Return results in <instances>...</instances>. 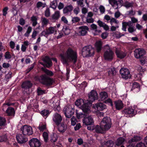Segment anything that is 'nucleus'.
<instances>
[{"label": "nucleus", "instance_id": "obj_1", "mask_svg": "<svg viewBox=\"0 0 147 147\" xmlns=\"http://www.w3.org/2000/svg\"><path fill=\"white\" fill-rule=\"evenodd\" d=\"M61 61L62 63L67 66L70 62L75 64L77 61L78 57L77 52L72 49L69 48L64 53L60 55Z\"/></svg>", "mask_w": 147, "mask_h": 147}, {"label": "nucleus", "instance_id": "obj_2", "mask_svg": "<svg viewBox=\"0 0 147 147\" xmlns=\"http://www.w3.org/2000/svg\"><path fill=\"white\" fill-rule=\"evenodd\" d=\"M75 104L82 110L84 113L88 114L91 112L89 106L91 105V103L88 100L78 99L76 101Z\"/></svg>", "mask_w": 147, "mask_h": 147}, {"label": "nucleus", "instance_id": "obj_3", "mask_svg": "<svg viewBox=\"0 0 147 147\" xmlns=\"http://www.w3.org/2000/svg\"><path fill=\"white\" fill-rule=\"evenodd\" d=\"M114 56V53L110 47L108 45L105 46L103 55L105 60L111 61L113 59Z\"/></svg>", "mask_w": 147, "mask_h": 147}, {"label": "nucleus", "instance_id": "obj_4", "mask_svg": "<svg viewBox=\"0 0 147 147\" xmlns=\"http://www.w3.org/2000/svg\"><path fill=\"white\" fill-rule=\"evenodd\" d=\"M84 113H78L76 112V116L78 119H80L81 118L84 117L83 120V123L85 125H92L93 123V120L91 116H88V117H86V114H90Z\"/></svg>", "mask_w": 147, "mask_h": 147}, {"label": "nucleus", "instance_id": "obj_5", "mask_svg": "<svg viewBox=\"0 0 147 147\" xmlns=\"http://www.w3.org/2000/svg\"><path fill=\"white\" fill-rule=\"evenodd\" d=\"M82 54L84 57H91L94 54V49L91 45L85 46L82 48Z\"/></svg>", "mask_w": 147, "mask_h": 147}, {"label": "nucleus", "instance_id": "obj_6", "mask_svg": "<svg viewBox=\"0 0 147 147\" xmlns=\"http://www.w3.org/2000/svg\"><path fill=\"white\" fill-rule=\"evenodd\" d=\"M111 125L105 123H100V126L98 125L95 127V131L97 133H102L104 131L108 130L111 127Z\"/></svg>", "mask_w": 147, "mask_h": 147}, {"label": "nucleus", "instance_id": "obj_7", "mask_svg": "<svg viewBox=\"0 0 147 147\" xmlns=\"http://www.w3.org/2000/svg\"><path fill=\"white\" fill-rule=\"evenodd\" d=\"M39 81L43 84L47 85L52 84L53 82V81L52 79L45 74L42 75L40 76Z\"/></svg>", "mask_w": 147, "mask_h": 147}, {"label": "nucleus", "instance_id": "obj_8", "mask_svg": "<svg viewBox=\"0 0 147 147\" xmlns=\"http://www.w3.org/2000/svg\"><path fill=\"white\" fill-rule=\"evenodd\" d=\"M146 54L145 50L142 48L135 49L134 51V57L136 59H140L143 57Z\"/></svg>", "mask_w": 147, "mask_h": 147}, {"label": "nucleus", "instance_id": "obj_9", "mask_svg": "<svg viewBox=\"0 0 147 147\" xmlns=\"http://www.w3.org/2000/svg\"><path fill=\"white\" fill-rule=\"evenodd\" d=\"M63 111L65 116L67 118H70L73 114L74 110L70 105H69L64 108Z\"/></svg>", "mask_w": 147, "mask_h": 147}, {"label": "nucleus", "instance_id": "obj_10", "mask_svg": "<svg viewBox=\"0 0 147 147\" xmlns=\"http://www.w3.org/2000/svg\"><path fill=\"white\" fill-rule=\"evenodd\" d=\"M23 134L25 135H32L33 132L32 127L27 125H24L21 128Z\"/></svg>", "mask_w": 147, "mask_h": 147}, {"label": "nucleus", "instance_id": "obj_11", "mask_svg": "<svg viewBox=\"0 0 147 147\" xmlns=\"http://www.w3.org/2000/svg\"><path fill=\"white\" fill-rule=\"evenodd\" d=\"M57 32V30L56 27H50L48 29L43 31L41 35L45 36H47L48 35L54 34Z\"/></svg>", "mask_w": 147, "mask_h": 147}, {"label": "nucleus", "instance_id": "obj_12", "mask_svg": "<svg viewBox=\"0 0 147 147\" xmlns=\"http://www.w3.org/2000/svg\"><path fill=\"white\" fill-rule=\"evenodd\" d=\"M123 112L127 117H132L134 116L136 113V111L132 107H129L124 109Z\"/></svg>", "mask_w": 147, "mask_h": 147}, {"label": "nucleus", "instance_id": "obj_13", "mask_svg": "<svg viewBox=\"0 0 147 147\" xmlns=\"http://www.w3.org/2000/svg\"><path fill=\"white\" fill-rule=\"evenodd\" d=\"M120 73L122 78L127 79L130 78L131 75L129 70L126 68H121L120 70Z\"/></svg>", "mask_w": 147, "mask_h": 147}, {"label": "nucleus", "instance_id": "obj_14", "mask_svg": "<svg viewBox=\"0 0 147 147\" xmlns=\"http://www.w3.org/2000/svg\"><path fill=\"white\" fill-rule=\"evenodd\" d=\"M89 100L88 101L92 102L94 100L98 99V94L96 91L93 90L90 92L88 94Z\"/></svg>", "mask_w": 147, "mask_h": 147}, {"label": "nucleus", "instance_id": "obj_15", "mask_svg": "<svg viewBox=\"0 0 147 147\" xmlns=\"http://www.w3.org/2000/svg\"><path fill=\"white\" fill-rule=\"evenodd\" d=\"M29 144L30 147H39L41 143L39 140L36 138H32L29 141Z\"/></svg>", "mask_w": 147, "mask_h": 147}, {"label": "nucleus", "instance_id": "obj_16", "mask_svg": "<svg viewBox=\"0 0 147 147\" xmlns=\"http://www.w3.org/2000/svg\"><path fill=\"white\" fill-rule=\"evenodd\" d=\"M110 22L111 26V30L115 31L116 29L119 27L118 23L119 22L116 20L114 18H112L110 20Z\"/></svg>", "mask_w": 147, "mask_h": 147}, {"label": "nucleus", "instance_id": "obj_17", "mask_svg": "<svg viewBox=\"0 0 147 147\" xmlns=\"http://www.w3.org/2000/svg\"><path fill=\"white\" fill-rule=\"evenodd\" d=\"M93 108L98 111H102L106 108V106L104 103L100 102L93 105Z\"/></svg>", "mask_w": 147, "mask_h": 147}, {"label": "nucleus", "instance_id": "obj_18", "mask_svg": "<svg viewBox=\"0 0 147 147\" xmlns=\"http://www.w3.org/2000/svg\"><path fill=\"white\" fill-rule=\"evenodd\" d=\"M53 120L57 125H59L61 122L62 117L60 114L55 113L53 116Z\"/></svg>", "mask_w": 147, "mask_h": 147}, {"label": "nucleus", "instance_id": "obj_19", "mask_svg": "<svg viewBox=\"0 0 147 147\" xmlns=\"http://www.w3.org/2000/svg\"><path fill=\"white\" fill-rule=\"evenodd\" d=\"M16 138L18 142L20 144L24 143L28 140V138L23 134H18L16 136Z\"/></svg>", "mask_w": 147, "mask_h": 147}, {"label": "nucleus", "instance_id": "obj_20", "mask_svg": "<svg viewBox=\"0 0 147 147\" xmlns=\"http://www.w3.org/2000/svg\"><path fill=\"white\" fill-rule=\"evenodd\" d=\"M89 30L88 27L85 26L79 27L78 29V32L79 34L82 36L85 35Z\"/></svg>", "mask_w": 147, "mask_h": 147}, {"label": "nucleus", "instance_id": "obj_21", "mask_svg": "<svg viewBox=\"0 0 147 147\" xmlns=\"http://www.w3.org/2000/svg\"><path fill=\"white\" fill-rule=\"evenodd\" d=\"M73 9V6L72 5H67L63 9V13L66 15H68L71 13Z\"/></svg>", "mask_w": 147, "mask_h": 147}, {"label": "nucleus", "instance_id": "obj_22", "mask_svg": "<svg viewBox=\"0 0 147 147\" xmlns=\"http://www.w3.org/2000/svg\"><path fill=\"white\" fill-rule=\"evenodd\" d=\"M60 17V12L59 10H56L51 16V18L50 19L53 21V22H55Z\"/></svg>", "mask_w": 147, "mask_h": 147}, {"label": "nucleus", "instance_id": "obj_23", "mask_svg": "<svg viewBox=\"0 0 147 147\" xmlns=\"http://www.w3.org/2000/svg\"><path fill=\"white\" fill-rule=\"evenodd\" d=\"M114 106L117 110L121 109L123 107V104L122 101L121 100L115 101L114 102Z\"/></svg>", "mask_w": 147, "mask_h": 147}, {"label": "nucleus", "instance_id": "obj_24", "mask_svg": "<svg viewBox=\"0 0 147 147\" xmlns=\"http://www.w3.org/2000/svg\"><path fill=\"white\" fill-rule=\"evenodd\" d=\"M32 84L29 81H26L23 82L22 85V88L24 89L23 90L25 91L26 90H28L29 88L32 86Z\"/></svg>", "mask_w": 147, "mask_h": 147}, {"label": "nucleus", "instance_id": "obj_25", "mask_svg": "<svg viewBox=\"0 0 147 147\" xmlns=\"http://www.w3.org/2000/svg\"><path fill=\"white\" fill-rule=\"evenodd\" d=\"M115 52L117 57L121 59L123 58L126 55L125 53L121 51L119 48H116Z\"/></svg>", "mask_w": 147, "mask_h": 147}, {"label": "nucleus", "instance_id": "obj_26", "mask_svg": "<svg viewBox=\"0 0 147 147\" xmlns=\"http://www.w3.org/2000/svg\"><path fill=\"white\" fill-rule=\"evenodd\" d=\"M90 27L91 29L94 32V35H98L101 32L100 30L98 29L97 26L94 24H93L90 25Z\"/></svg>", "mask_w": 147, "mask_h": 147}, {"label": "nucleus", "instance_id": "obj_27", "mask_svg": "<svg viewBox=\"0 0 147 147\" xmlns=\"http://www.w3.org/2000/svg\"><path fill=\"white\" fill-rule=\"evenodd\" d=\"M43 61L46 63L45 66L46 67L49 68L52 65L51 61L48 57H45L43 59Z\"/></svg>", "mask_w": 147, "mask_h": 147}, {"label": "nucleus", "instance_id": "obj_28", "mask_svg": "<svg viewBox=\"0 0 147 147\" xmlns=\"http://www.w3.org/2000/svg\"><path fill=\"white\" fill-rule=\"evenodd\" d=\"M102 42L100 40L97 41L95 45V48L98 52H100L102 49Z\"/></svg>", "mask_w": 147, "mask_h": 147}, {"label": "nucleus", "instance_id": "obj_29", "mask_svg": "<svg viewBox=\"0 0 147 147\" xmlns=\"http://www.w3.org/2000/svg\"><path fill=\"white\" fill-rule=\"evenodd\" d=\"M109 3L115 9H117L119 8L118 3L116 0H109Z\"/></svg>", "mask_w": 147, "mask_h": 147}, {"label": "nucleus", "instance_id": "obj_30", "mask_svg": "<svg viewBox=\"0 0 147 147\" xmlns=\"http://www.w3.org/2000/svg\"><path fill=\"white\" fill-rule=\"evenodd\" d=\"M6 113L8 116L14 115L15 114L14 109L11 107H9L6 110Z\"/></svg>", "mask_w": 147, "mask_h": 147}, {"label": "nucleus", "instance_id": "obj_31", "mask_svg": "<svg viewBox=\"0 0 147 147\" xmlns=\"http://www.w3.org/2000/svg\"><path fill=\"white\" fill-rule=\"evenodd\" d=\"M100 123H105L109 125L112 124L111 119L108 117H104L100 122Z\"/></svg>", "mask_w": 147, "mask_h": 147}, {"label": "nucleus", "instance_id": "obj_32", "mask_svg": "<svg viewBox=\"0 0 147 147\" xmlns=\"http://www.w3.org/2000/svg\"><path fill=\"white\" fill-rule=\"evenodd\" d=\"M108 97L107 93L105 92H102L100 93V98L101 101H102Z\"/></svg>", "mask_w": 147, "mask_h": 147}, {"label": "nucleus", "instance_id": "obj_33", "mask_svg": "<svg viewBox=\"0 0 147 147\" xmlns=\"http://www.w3.org/2000/svg\"><path fill=\"white\" fill-rule=\"evenodd\" d=\"M67 129L66 125L63 123L58 127V129L59 132H63L65 131Z\"/></svg>", "mask_w": 147, "mask_h": 147}, {"label": "nucleus", "instance_id": "obj_34", "mask_svg": "<svg viewBox=\"0 0 147 147\" xmlns=\"http://www.w3.org/2000/svg\"><path fill=\"white\" fill-rule=\"evenodd\" d=\"M58 1V0H54L51 2L50 3V7L54 10H55L57 6Z\"/></svg>", "mask_w": 147, "mask_h": 147}, {"label": "nucleus", "instance_id": "obj_35", "mask_svg": "<svg viewBox=\"0 0 147 147\" xmlns=\"http://www.w3.org/2000/svg\"><path fill=\"white\" fill-rule=\"evenodd\" d=\"M85 3L87 4V0H78L77 1V5L82 7H84Z\"/></svg>", "mask_w": 147, "mask_h": 147}, {"label": "nucleus", "instance_id": "obj_36", "mask_svg": "<svg viewBox=\"0 0 147 147\" xmlns=\"http://www.w3.org/2000/svg\"><path fill=\"white\" fill-rule=\"evenodd\" d=\"M57 136L56 134H53L51 136L50 140L51 142L55 144V143L57 141Z\"/></svg>", "mask_w": 147, "mask_h": 147}, {"label": "nucleus", "instance_id": "obj_37", "mask_svg": "<svg viewBox=\"0 0 147 147\" xmlns=\"http://www.w3.org/2000/svg\"><path fill=\"white\" fill-rule=\"evenodd\" d=\"M141 138L139 136H134L133 138L130 140L128 142L129 143H131L132 142H138L141 140Z\"/></svg>", "mask_w": 147, "mask_h": 147}, {"label": "nucleus", "instance_id": "obj_38", "mask_svg": "<svg viewBox=\"0 0 147 147\" xmlns=\"http://www.w3.org/2000/svg\"><path fill=\"white\" fill-rule=\"evenodd\" d=\"M38 128L40 131H43L46 129V125L45 123H40L39 124Z\"/></svg>", "mask_w": 147, "mask_h": 147}, {"label": "nucleus", "instance_id": "obj_39", "mask_svg": "<svg viewBox=\"0 0 147 147\" xmlns=\"http://www.w3.org/2000/svg\"><path fill=\"white\" fill-rule=\"evenodd\" d=\"M41 20V24L43 26H47L49 23L48 20L45 17L42 18Z\"/></svg>", "mask_w": 147, "mask_h": 147}, {"label": "nucleus", "instance_id": "obj_40", "mask_svg": "<svg viewBox=\"0 0 147 147\" xmlns=\"http://www.w3.org/2000/svg\"><path fill=\"white\" fill-rule=\"evenodd\" d=\"M109 75L110 76L115 75L116 73V71L115 68L110 69L108 71Z\"/></svg>", "mask_w": 147, "mask_h": 147}, {"label": "nucleus", "instance_id": "obj_41", "mask_svg": "<svg viewBox=\"0 0 147 147\" xmlns=\"http://www.w3.org/2000/svg\"><path fill=\"white\" fill-rule=\"evenodd\" d=\"M31 20L32 22V25L34 26H35L37 24V17L35 16H33L31 17Z\"/></svg>", "mask_w": 147, "mask_h": 147}, {"label": "nucleus", "instance_id": "obj_42", "mask_svg": "<svg viewBox=\"0 0 147 147\" xmlns=\"http://www.w3.org/2000/svg\"><path fill=\"white\" fill-rule=\"evenodd\" d=\"M42 69L44 71V72L48 76H52L53 75V72L51 71H49L46 69L44 68H42Z\"/></svg>", "mask_w": 147, "mask_h": 147}, {"label": "nucleus", "instance_id": "obj_43", "mask_svg": "<svg viewBox=\"0 0 147 147\" xmlns=\"http://www.w3.org/2000/svg\"><path fill=\"white\" fill-rule=\"evenodd\" d=\"M50 113L49 111L47 110H44L41 111L40 114L43 117H47L49 115Z\"/></svg>", "mask_w": 147, "mask_h": 147}, {"label": "nucleus", "instance_id": "obj_44", "mask_svg": "<svg viewBox=\"0 0 147 147\" xmlns=\"http://www.w3.org/2000/svg\"><path fill=\"white\" fill-rule=\"evenodd\" d=\"M125 141V139L124 138H118L117 141L116 145L117 146H119L124 142Z\"/></svg>", "mask_w": 147, "mask_h": 147}, {"label": "nucleus", "instance_id": "obj_45", "mask_svg": "<svg viewBox=\"0 0 147 147\" xmlns=\"http://www.w3.org/2000/svg\"><path fill=\"white\" fill-rule=\"evenodd\" d=\"M42 136L45 142H47L48 140V133L47 132L45 131L43 133Z\"/></svg>", "mask_w": 147, "mask_h": 147}, {"label": "nucleus", "instance_id": "obj_46", "mask_svg": "<svg viewBox=\"0 0 147 147\" xmlns=\"http://www.w3.org/2000/svg\"><path fill=\"white\" fill-rule=\"evenodd\" d=\"M6 122V120L4 117H0V126H4Z\"/></svg>", "mask_w": 147, "mask_h": 147}, {"label": "nucleus", "instance_id": "obj_47", "mask_svg": "<svg viewBox=\"0 0 147 147\" xmlns=\"http://www.w3.org/2000/svg\"><path fill=\"white\" fill-rule=\"evenodd\" d=\"M32 109H37L38 107V104L37 102H35L34 101H32L30 105Z\"/></svg>", "mask_w": 147, "mask_h": 147}, {"label": "nucleus", "instance_id": "obj_48", "mask_svg": "<svg viewBox=\"0 0 147 147\" xmlns=\"http://www.w3.org/2000/svg\"><path fill=\"white\" fill-rule=\"evenodd\" d=\"M45 16L46 17H49L51 14L50 10L48 7L47 8L45 11Z\"/></svg>", "mask_w": 147, "mask_h": 147}, {"label": "nucleus", "instance_id": "obj_49", "mask_svg": "<svg viewBox=\"0 0 147 147\" xmlns=\"http://www.w3.org/2000/svg\"><path fill=\"white\" fill-rule=\"evenodd\" d=\"M133 3H129L128 1H126L124 3V5L127 8H128L133 7Z\"/></svg>", "mask_w": 147, "mask_h": 147}, {"label": "nucleus", "instance_id": "obj_50", "mask_svg": "<svg viewBox=\"0 0 147 147\" xmlns=\"http://www.w3.org/2000/svg\"><path fill=\"white\" fill-rule=\"evenodd\" d=\"M32 28L31 26H29L26 32L24 34V36L26 37L29 36L30 35V34L32 31Z\"/></svg>", "mask_w": 147, "mask_h": 147}, {"label": "nucleus", "instance_id": "obj_51", "mask_svg": "<svg viewBox=\"0 0 147 147\" xmlns=\"http://www.w3.org/2000/svg\"><path fill=\"white\" fill-rule=\"evenodd\" d=\"M71 125H72L74 126L78 121L74 117H73L71 119Z\"/></svg>", "mask_w": 147, "mask_h": 147}, {"label": "nucleus", "instance_id": "obj_52", "mask_svg": "<svg viewBox=\"0 0 147 147\" xmlns=\"http://www.w3.org/2000/svg\"><path fill=\"white\" fill-rule=\"evenodd\" d=\"M7 136L6 135L0 136V142H5L7 141Z\"/></svg>", "mask_w": 147, "mask_h": 147}, {"label": "nucleus", "instance_id": "obj_53", "mask_svg": "<svg viewBox=\"0 0 147 147\" xmlns=\"http://www.w3.org/2000/svg\"><path fill=\"white\" fill-rule=\"evenodd\" d=\"M46 5L45 3H43L41 2H38L36 4L37 7L39 8L40 7H45Z\"/></svg>", "mask_w": 147, "mask_h": 147}, {"label": "nucleus", "instance_id": "obj_54", "mask_svg": "<svg viewBox=\"0 0 147 147\" xmlns=\"http://www.w3.org/2000/svg\"><path fill=\"white\" fill-rule=\"evenodd\" d=\"M114 35L117 38H119L121 36H123L124 35L120 32H117L115 33Z\"/></svg>", "mask_w": 147, "mask_h": 147}, {"label": "nucleus", "instance_id": "obj_55", "mask_svg": "<svg viewBox=\"0 0 147 147\" xmlns=\"http://www.w3.org/2000/svg\"><path fill=\"white\" fill-rule=\"evenodd\" d=\"M140 62L141 64H144L147 63V57L145 56L144 57L140 60Z\"/></svg>", "mask_w": 147, "mask_h": 147}, {"label": "nucleus", "instance_id": "obj_56", "mask_svg": "<svg viewBox=\"0 0 147 147\" xmlns=\"http://www.w3.org/2000/svg\"><path fill=\"white\" fill-rule=\"evenodd\" d=\"M100 11L101 14H103L105 11V8L103 5H100L99 7Z\"/></svg>", "mask_w": 147, "mask_h": 147}, {"label": "nucleus", "instance_id": "obj_57", "mask_svg": "<svg viewBox=\"0 0 147 147\" xmlns=\"http://www.w3.org/2000/svg\"><path fill=\"white\" fill-rule=\"evenodd\" d=\"M12 73L11 72L9 71L5 76V79L7 80L9 79L11 77V75Z\"/></svg>", "mask_w": 147, "mask_h": 147}, {"label": "nucleus", "instance_id": "obj_58", "mask_svg": "<svg viewBox=\"0 0 147 147\" xmlns=\"http://www.w3.org/2000/svg\"><path fill=\"white\" fill-rule=\"evenodd\" d=\"M11 55L10 54L9 52L7 51L5 53V57L6 59H10L11 58Z\"/></svg>", "mask_w": 147, "mask_h": 147}, {"label": "nucleus", "instance_id": "obj_59", "mask_svg": "<svg viewBox=\"0 0 147 147\" xmlns=\"http://www.w3.org/2000/svg\"><path fill=\"white\" fill-rule=\"evenodd\" d=\"M37 93L38 95H40L45 93V91L42 90L40 88H38L37 89Z\"/></svg>", "mask_w": 147, "mask_h": 147}, {"label": "nucleus", "instance_id": "obj_60", "mask_svg": "<svg viewBox=\"0 0 147 147\" xmlns=\"http://www.w3.org/2000/svg\"><path fill=\"white\" fill-rule=\"evenodd\" d=\"M63 30L65 35H68L70 33V30L66 27L63 28Z\"/></svg>", "mask_w": 147, "mask_h": 147}, {"label": "nucleus", "instance_id": "obj_61", "mask_svg": "<svg viewBox=\"0 0 147 147\" xmlns=\"http://www.w3.org/2000/svg\"><path fill=\"white\" fill-rule=\"evenodd\" d=\"M80 20V19L78 17H75L72 18L71 21L73 23L78 22Z\"/></svg>", "mask_w": 147, "mask_h": 147}, {"label": "nucleus", "instance_id": "obj_62", "mask_svg": "<svg viewBox=\"0 0 147 147\" xmlns=\"http://www.w3.org/2000/svg\"><path fill=\"white\" fill-rule=\"evenodd\" d=\"M80 11V9L79 7L78 6L76 7L73 10V12L76 15H77L79 12Z\"/></svg>", "mask_w": 147, "mask_h": 147}, {"label": "nucleus", "instance_id": "obj_63", "mask_svg": "<svg viewBox=\"0 0 147 147\" xmlns=\"http://www.w3.org/2000/svg\"><path fill=\"white\" fill-rule=\"evenodd\" d=\"M136 30L135 29L134 27L131 26L129 27L128 28V32L130 33H132L135 31Z\"/></svg>", "mask_w": 147, "mask_h": 147}, {"label": "nucleus", "instance_id": "obj_64", "mask_svg": "<svg viewBox=\"0 0 147 147\" xmlns=\"http://www.w3.org/2000/svg\"><path fill=\"white\" fill-rule=\"evenodd\" d=\"M106 145L109 147H112L113 145V143L112 141H108L107 142Z\"/></svg>", "mask_w": 147, "mask_h": 147}]
</instances>
